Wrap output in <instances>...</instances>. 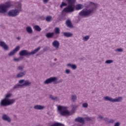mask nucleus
<instances>
[{"label":"nucleus","mask_w":126,"mask_h":126,"mask_svg":"<svg viewBox=\"0 0 126 126\" xmlns=\"http://www.w3.org/2000/svg\"><path fill=\"white\" fill-rule=\"evenodd\" d=\"M86 7V9H83L79 13V15L81 17H88L90 15H92L97 7H98V4L94 3L91 1H88L85 4ZM89 7H91L90 9Z\"/></svg>","instance_id":"nucleus-1"},{"label":"nucleus","mask_w":126,"mask_h":126,"mask_svg":"<svg viewBox=\"0 0 126 126\" xmlns=\"http://www.w3.org/2000/svg\"><path fill=\"white\" fill-rule=\"evenodd\" d=\"M14 6L15 9L10 10L7 13V15L10 17H16L22 11V4L21 3V1L15 2L14 3Z\"/></svg>","instance_id":"nucleus-2"},{"label":"nucleus","mask_w":126,"mask_h":126,"mask_svg":"<svg viewBox=\"0 0 126 126\" xmlns=\"http://www.w3.org/2000/svg\"><path fill=\"white\" fill-rule=\"evenodd\" d=\"M12 96V94L8 93L5 95V97L2 99L0 102V106L3 107H6V106H10L12 104L15 103V99H9Z\"/></svg>","instance_id":"nucleus-3"},{"label":"nucleus","mask_w":126,"mask_h":126,"mask_svg":"<svg viewBox=\"0 0 126 126\" xmlns=\"http://www.w3.org/2000/svg\"><path fill=\"white\" fill-rule=\"evenodd\" d=\"M12 5L11 3L9 1L0 4V14H4L6 13Z\"/></svg>","instance_id":"nucleus-4"},{"label":"nucleus","mask_w":126,"mask_h":126,"mask_svg":"<svg viewBox=\"0 0 126 126\" xmlns=\"http://www.w3.org/2000/svg\"><path fill=\"white\" fill-rule=\"evenodd\" d=\"M19 84H16L13 88V89H17L20 88L21 87H23V86H30L32 84V82L30 81L29 80H24L21 79L19 81Z\"/></svg>","instance_id":"nucleus-5"},{"label":"nucleus","mask_w":126,"mask_h":126,"mask_svg":"<svg viewBox=\"0 0 126 126\" xmlns=\"http://www.w3.org/2000/svg\"><path fill=\"white\" fill-rule=\"evenodd\" d=\"M40 49H41V47H38L37 48L34 49L33 51L31 52H28V50H23L19 52V55L20 56V57H25L26 56H32L38 53V52L40 51Z\"/></svg>","instance_id":"nucleus-6"},{"label":"nucleus","mask_w":126,"mask_h":126,"mask_svg":"<svg viewBox=\"0 0 126 126\" xmlns=\"http://www.w3.org/2000/svg\"><path fill=\"white\" fill-rule=\"evenodd\" d=\"M58 111L61 116H69L70 112L67 110V107L59 105L58 106Z\"/></svg>","instance_id":"nucleus-7"},{"label":"nucleus","mask_w":126,"mask_h":126,"mask_svg":"<svg viewBox=\"0 0 126 126\" xmlns=\"http://www.w3.org/2000/svg\"><path fill=\"white\" fill-rule=\"evenodd\" d=\"M103 99L104 101H108L111 103L122 102V101H123V97L122 96H119L118 97H116L115 98H113L112 97L106 96L103 97Z\"/></svg>","instance_id":"nucleus-8"},{"label":"nucleus","mask_w":126,"mask_h":126,"mask_svg":"<svg viewBox=\"0 0 126 126\" xmlns=\"http://www.w3.org/2000/svg\"><path fill=\"white\" fill-rule=\"evenodd\" d=\"M54 83V84H58L59 81H58V78L57 77H52L48 79H47L44 82V84H50L51 83Z\"/></svg>","instance_id":"nucleus-9"},{"label":"nucleus","mask_w":126,"mask_h":126,"mask_svg":"<svg viewBox=\"0 0 126 126\" xmlns=\"http://www.w3.org/2000/svg\"><path fill=\"white\" fill-rule=\"evenodd\" d=\"M75 8V7H74V5H68L67 7L63 9L62 12L63 13V12H65L66 13L73 12Z\"/></svg>","instance_id":"nucleus-10"},{"label":"nucleus","mask_w":126,"mask_h":126,"mask_svg":"<svg viewBox=\"0 0 126 126\" xmlns=\"http://www.w3.org/2000/svg\"><path fill=\"white\" fill-rule=\"evenodd\" d=\"M19 50H20V46H16L15 49L8 53V56L9 57H12V56H14V55H15V54H16V53L19 51Z\"/></svg>","instance_id":"nucleus-11"},{"label":"nucleus","mask_w":126,"mask_h":126,"mask_svg":"<svg viewBox=\"0 0 126 126\" xmlns=\"http://www.w3.org/2000/svg\"><path fill=\"white\" fill-rule=\"evenodd\" d=\"M0 47L3 48L5 51H8L9 50V47L8 46L4 41H0Z\"/></svg>","instance_id":"nucleus-12"},{"label":"nucleus","mask_w":126,"mask_h":126,"mask_svg":"<svg viewBox=\"0 0 126 126\" xmlns=\"http://www.w3.org/2000/svg\"><path fill=\"white\" fill-rule=\"evenodd\" d=\"M52 46L56 49H59L60 48V41L57 40L53 41L52 42Z\"/></svg>","instance_id":"nucleus-13"},{"label":"nucleus","mask_w":126,"mask_h":126,"mask_svg":"<svg viewBox=\"0 0 126 126\" xmlns=\"http://www.w3.org/2000/svg\"><path fill=\"white\" fill-rule=\"evenodd\" d=\"M26 75V71H23L18 73L16 75L17 78H21Z\"/></svg>","instance_id":"nucleus-14"},{"label":"nucleus","mask_w":126,"mask_h":126,"mask_svg":"<svg viewBox=\"0 0 126 126\" xmlns=\"http://www.w3.org/2000/svg\"><path fill=\"white\" fill-rule=\"evenodd\" d=\"M45 106L41 105H34L33 107V109L34 110H44L45 109Z\"/></svg>","instance_id":"nucleus-15"},{"label":"nucleus","mask_w":126,"mask_h":126,"mask_svg":"<svg viewBox=\"0 0 126 126\" xmlns=\"http://www.w3.org/2000/svg\"><path fill=\"white\" fill-rule=\"evenodd\" d=\"M75 122H78V123H80L82 124V125H84V119L81 117H78L75 119Z\"/></svg>","instance_id":"nucleus-16"},{"label":"nucleus","mask_w":126,"mask_h":126,"mask_svg":"<svg viewBox=\"0 0 126 126\" xmlns=\"http://www.w3.org/2000/svg\"><path fill=\"white\" fill-rule=\"evenodd\" d=\"M104 121H105L106 124H114L115 123V120L114 119H109L107 118L103 119Z\"/></svg>","instance_id":"nucleus-17"},{"label":"nucleus","mask_w":126,"mask_h":126,"mask_svg":"<svg viewBox=\"0 0 126 126\" xmlns=\"http://www.w3.org/2000/svg\"><path fill=\"white\" fill-rule=\"evenodd\" d=\"M2 119L4 121H6L7 122H8V123H10L11 122V119H10V118H9V117L7 116L6 115H3Z\"/></svg>","instance_id":"nucleus-18"},{"label":"nucleus","mask_w":126,"mask_h":126,"mask_svg":"<svg viewBox=\"0 0 126 126\" xmlns=\"http://www.w3.org/2000/svg\"><path fill=\"white\" fill-rule=\"evenodd\" d=\"M63 35L65 37H66L67 38H69L70 37H72L73 36V34L71 32H64L63 33Z\"/></svg>","instance_id":"nucleus-19"},{"label":"nucleus","mask_w":126,"mask_h":126,"mask_svg":"<svg viewBox=\"0 0 126 126\" xmlns=\"http://www.w3.org/2000/svg\"><path fill=\"white\" fill-rule=\"evenodd\" d=\"M67 66H68L69 67H71V68H72V69H73V70H75V69L77 68V66H76L74 64L68 63L67 64Z\"/></svg>","instance_id":"nucleus-20"},{"label":"nucleus","mask_w":126,"mask_h":126,"mask_svg":"<svg viewBox=\"0 0 126 126\" xmlns=\"http://www.w3.org/2000/svg\"><path fill=\"white\" fill-rule=\"evenodd\" d=\"M83 7V5L81 4H78L75 6L76 10H80V9H82Z\"/></svg>","instance_id":"nucleus-21"},{"label":"nucleus","mask_w":126,"mask_h":126,"mask_svg":"<svg viewBox=\"0 0 126 126\" xmlns=\"http://www.w3.org/2000/svg\"><path fill=\"white\" fill-rule=\"evenodd\" d=\"M26 31L29 33V34H32V33H33V30L31 27H27Z\"/></svg>","instance_id":"nucleus-22"},{"label":"nucleus","mask_w":126,"mask_h":126,"mask_svg":"<svg viewBox=\"0 0 126 126\" xmlns=\"http://www.w3.org/2000/svg\"><path fill=\"white\" fill-rule=\"evenodd\" d=\"M66 1L68 2L69 5H74V2H75V0H66Z\"/></svg>","instance_id":"nucleus-23"},{"label":"nucleus","mask_w":126,"mask_h":126,"mask_svg":"<svg viewBox=\"0 0 126 126\" xmlns=\"http://www.w3.org/2000/svg\"><path fill=\"white\" fill-rule=\"evenodd\" d=\"M46 36L48 39H50V38H52V37L54 36V33L53 32H48L46 33Z\"/></svg>","instance_id":"nucleus-24"},{"label":"nucleus","mask_w":126,"mask_h":126,"mask_svg":"<svg viewBox=\"0 0 126 126\" xmlns=\"http://www.w3.org/2000/svg\"><path fill=\"white\" fill-rule=\"evenodd\" d=\"M34 29L35 30H36V31H38V32H40V31L42 30V29H41V28L38 25H35L34 26Z\"/></svg>","instance_id":"nucleus-25"},{"label":"nucleus","mask_w":126,"mask_h":126,"mask_svg":"<svg viewBox=\"0 0 126 126\" xmlns=\"http://www.w3.org/2000/svg\"><path fill=\"white\" fill-rule=\"evenodd\" d=\"M115 52H116V53H123V52H124V49L122 48H117L115 50Z\"/></svg>","instance_id":"nucleus-26"},{"label":"nucleus","mask_w":126,"mask_h":126,"mask_svg":"<svg viewBox=\"0 0 126 126\" xmlns=\"http://www.w3.org/2000/svg\"><path fill=\"white\" fill-rule=\"evenodd\" d=\"M90 38V36H89V35H86L85 36H83V41L86 42L89 40Z\"/></svg>","instance_id":"nucleus-27"},{"label":"nucleus","mask_w":126,"mask_h":126,"mask_svg":"<svg viewBox=\"0 0 126 126\" xmlns=\"http://www.w3.org/2000/svg\"><path fill=\"white\" fill-rule=\"evenodd\" d=\"M114 63V60H107L105 61V63L106 64H110L111 63Z\"/></svg>","instance_id":"nucleus-28"},{"label":"nucleus","mask_w":126,"mask_h":126,"mask_svg":"<svg viewBox=\"0 0 126 126\" xmlns=\"http://www.w3.org/2000/svg\"><path fill=\"white\" fill-rule=\"evenodd\" d=\"M24 69V65H19L17 67V70H23Z\"/></svg>","instance_id":"nucleus-29"},{"label":"nucleus","mask_w":126,"mask_h":126,"mask_svg":"<svg viewBox=\"0 0 126 126\" xmlns=\"http://www.w3.org/2000/svg\"><path fill=\"white\" fill-rule=\"evenodd\" d=\"M77 99V96L76 95H72L71 96V100L73 102H75Z\"/></svg>","instance_id":"nucleus-30"},{"label":"nucleus","mask_w":126,"mask_h":126,"mask_svg":"<svg viewBox=\"0 0 126 126\" xmlns=\"http://www.w3.org/2000/svg\"><path fill=\"white\" fill-rule=\"evenodd\" d=\"M52 19H53V17H52V16H48L46 17V21H47L48 22H51Z\"/></svg>","instance_id":"nucleus-31"},{"label":"nucleus","mask_w":126,"mask_h":126,"mask_svg":"<svg viewBox=\"0 0 126 126\" xmlns=\"http://www.w3.org/2000/svg\"><path fill=\"white\" fill-rule=\"evenodd\" d=\"M50 97L52 100H55V101H59V98L58 97L54 96L53 95H50Z\"/></svg>","instance_id":"nucleus-32"},{"label":"nucleus","mask_w":126,"mask_h":126,"mask_svg":"<svg viewBox=\"0 0 126 126\" xmlns=\"http://www.w3.org/2000/svg\"><path fill=\"white\" fill-rule=\"evenodd\" d=\"M66 24L68 27H71L72 26L71 25V22H70V21L69 20L66 21Z\"/></svg>","instance_id":"nucleus-33"},{"label":"nucleus","mask_w":126,"mask_h":126,"mask_svg":"<svg viewBox=\"0 0 126 126\" xmlns=\"http://www.w3.org/2000/svg\"><path fill=\"white\" fill-rule=\"evenodd\" d=\"M83 108H85L86 109L88 108V103L84 102L82 105Z\"/></svg>","instance_id":"nucleus-34"},{"label":"nucleus","mask_w":126,"mask_h":126,"mask_svg":"<svg viewBox=\"0 0 126 126\" xmlns=\"http://www.w3.org/2000/svg\"><path fill=\"white\" fill-rule=\"evenodd\" d=\"M67 5V4H66V3L62 2L60 5V7H61V8H63V6H66Z\"/></svg>","instance_id":"nucleus-35"},{"label":"nucleus","mask_w":126,"mask_h":126,"mask_svg":"<svg viewBox=\"0 0 126 126\" xmlns=\"http://www.w3.org/2000/svg\"><path fill=\"white\" fill-rule=\"evenodd\" d=\"M55 32L56 33V34H60V28H56L55 29Z\"/></svg>","instance_id":"nucleus-36"},{"label":"nucleus","mask_w":126,"mask_h":126,"mask_svg":"<svg viewBox=\"0 0 126 126\" xmlns=\"http://www.w3.org/2000/svg\"><path fill=\"white\" fill-rule=\"evenodd\" d=\"M72 110H75L77 108H78V105L72 104L71 106Z\"/></svg>","instance_id":"nucleus-37"},{"label":"nucleus","mask_w":126,"mask_h":126,"mask_svg":"<svg viewBox=\"0 0 126 126\" xmlns=\"http://www.w3.org/2000/svg\"><path fill=\"white\" fill-rule=\"evenodd\" d=\"M21 60H22L21 58H14L13 61L14 62H20V61H21Z\"/></svg>","instance_id":"nucleus-38"},{"label":"nucleus","mask_w":126,"mask_h":126,"mask_svg":"<svg viewBox=\"0 0 126 126\" xmlns=\"http://www.w3.org/2000/svg\"><path fill=\"white\" fill-rule=\"evenodd\" d=\"M65 72L66 74H69L70 73V70L67 69L65 70Z\"/></svg>","instance_id":"nucleus-39"},{"label":"nucleus","mask_w":126,"mask_h":126,"mask_svg":"<svg viewBox=\"0 0 126 126\" xmlns=\"http://www.w3.org/2000/svg\"><path fill=\"white\" fill-rule=\"evenodd\" d=\"M121 126V123L118 122H116L114 125V126Z\"/></svg>","instance_id":"nucleus-40"},{"label":"nucleus","mask_w":126,"mask_h":126,"mask_svg":"<svg viewBox=\"0 0 126 126\" xmlns=\"http://www.w3.org/2000/svg\"><path fill=\"white\" fill-rule=\"evenodd\" d=\"M44 3H48L49 0H42Z\"/></svg>","instance_id":"nucleus-41"},{"label":"nucleus","mask_w":126,"mask_h":126,"mask_svg":"<svg viewBox=\"0 0 126 126\" xmlns=\"http://www.w3.org/2000/svg\"><path fill=\"white\" fill-rule=\"evenodd\" d=\"M98 118L100 119V120H103V116H99Z\"/></svg>","instance_id":"nucleus-42"},{"label":"nucleus","mask_w":126,"mask_h":126,"mask_svg":"<svg viewBox=\"0 0 126 126\" xmlns=\"http://www.w3.org/2000/svg\"><path fill=\"white\" fill-rule=\"evenodd\" d=\"M77 126H83V124H78Z\"/></svg>","instance_id":"nucleus-43"},{"label":"nucleus","mask_w":126,"mask_h":126,"mask_svg":"<svg viewBox=\"0 0 126 126\" xmlns=\"http://www.w3.org/2000/svg\"><path fill=\"white\" fill-rule=\"evenodd\" d=\"M17 40H20V37H17Z\"/></svg>","instance_id":"nucleus-44"},{"label":"nucleus","mask_w":126,"mask_h":126,"mask_svg":"<svg viewBox=\"0 0 126 126\" xmlns=\"http://www.w3.org/2000/svg\"><path fill=\"white\" fill-rule=\"evenodd\" d=\"M86 119L87 120V121H90V118H86Z\"/></svg>","instance_id":"nucleus-45"},{"label":"nucleus","mask_w":126,"mask_h":126,"mask_svg":"<svg viewBox=\"0 0 126 126\" xmlns=\"http://www.w3.org/2000/svg\"><path fill=\"white\" fill-rule=\"evenodd\" d=\"M36 126H43L39 125H37Z\"/></svg>","instance_id":"nucleus-46"},{"label":"nucleus","mask_w":126,"mask_h":126,"mask_svg":"<svg viewBox=\"0 0 126 126\" xmlns=\"http://www.w3.org/2000/svg\"><path fill=\"white\" fill-rule=\"evenodd\" d=\"M61 80V82H62V80Z\"/></svg>","instance_id":"nucleus-47"}]
</instances>
